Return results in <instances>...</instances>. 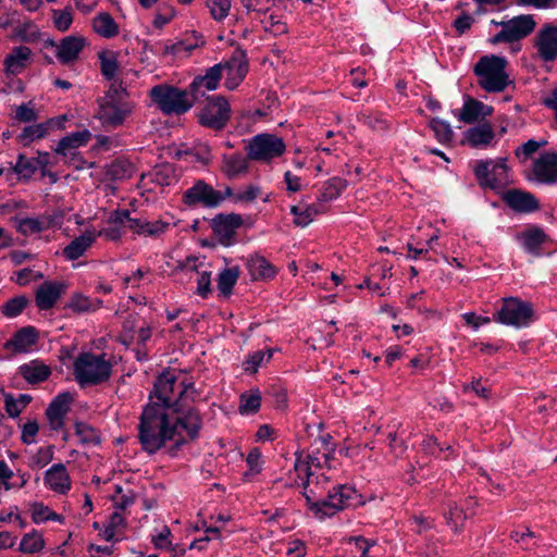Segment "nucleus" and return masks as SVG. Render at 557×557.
I'll use <instances>...</instances> for the list:
<instances>
[{"label": "nucleus", "mask_w": 557, "mask_h": 557, "mask_svg": "<svg viewBox=\"0 0 557 557\" xmlns=\"http://www.w3.org/2000/svg\"><path fill=\"white\" fill-rule=\"evenodd\" d=\"M323 451L312 449L308 454H297L294 472L296 478L293 484L302 487V495L308 509L318 519H325L336 512L352 506L357 498V491L349 485H338L326 491L329 478L324 470L332 468L331 451L325 442Z\"/></svg>", "instance_id": "f257e3e1"}, {"label": "nucleus", "mask_w": 557, "mask_h": 557, "mask_svg": "<svg viewBox=\"0 0 557 557\" xmlns=\"http://www.w3.org/2000/svg\"><path fill=\"white\" fill-rule=\"evenodd\" d=\"M138 441L141 448L148 454H154L166 445L173 443L170 454L186 443V436L180 432L178 421L166 407L148 404L140 416L138 424Z\"/></svg>", "instance_id": "f03ea898"}, {"label": "nucleus", "mask_w": 557, "mask_h": 557, "mask_svg": "<svg viewBox=\"0 0 557 557\" xmlns=\"http://www.w3.org/2000/svg\"><path fill=\"white\" fill-rule=\"evenodd\" d=\"M199 397L193 383H186L182 375L174 371L162 372L150 394V403L166 407L169 412H180Z\"/></svg>", "instance_id": "7ed1b4c3"}, {"label": "nucleus", "mask_w": 557, "mask_h": 557, "mask_svg": "<svg viewBox=\"0 0 557 557\" xmlns=\"http://www.w3.org/2000/svg\"><path fill=\"white\" fill-rule=\"evenodd\" d=\"M111 362L104 354L82 352L73 364V374L81 386L101 384L110 379Z\"/></svg>", "instance_id": "20e7f679"}, {"label": "nucleus", "mask_w": 557, "mask_h": 557, "mask_svg": "<svg viewBox=\"0 0 557 557\" xmlns=\"http://www.w3.org/2000/svg\"><path fill=\"white\" fill-rule=\"evenodd\" d=\"M133 106L126 101V90L121 85L111 84L106 95L99 99L97 117L103 126L119 127L132 113Z\"/></svg>", "instance_id": "39448f33"}, {"label": "nucleus", "mask_w": 557, "mask_h": 557, "mask_svg": "<svg viewBox=\"0 0 557 557\" xmlns=\"http://www.w3.org/2000/svg\"><path fill=\"white\" fill-rule=\"evenodd\" d=\"M149 96L158 109L168 115H181L189 111L196 102L190 88L181 89L168 84L153 86Z\"/></svg>", "instance_id": "423d86ee"}, {"label": "nucleus", "mask_w": 557, "mask_h": 557, "mask_svg": "<svg viewBox=\"0 0 557 557\" xmlns=\"http://www.w3.org/2000/svg\"><path fill=\"white\" fill-rule=\"evenodd\" d=\"M506 65L505 58L494 54L482 57L474 66L479 85L487 92L503 91L509 84Z\"/></svg>", "instance_id": "0eeeda50"}, {"label": "nucleus", "mask_w": 557, "mask_h": 557, "mask_svg": "<svg viewBox=\"0 0 557 557\" xmlns=\"http://www.w3.org/2000/svg\"><path fill=\"white\" fill-rule=\"evenodd\" d=\"M286 146L283 139L274 134L262 133L251 137L246 146L248 159L269 163L284 154Z\"/></svg>", "instance_id": "6e6552de"}, {"label": "nucleus", "mask_w": 557, "mask_h": 557, "mask_svg": "<svg viewBox=\"0 0 557 557\" xmlns=\"http://www.w3.org/2000/svg\"><path fill=\"white\" fill-rule=\"evenodd\" d=\"M112 221L128 228L134 234L153 238L165 234L174 225L173 223L162 219L148 221L143 218H132L127 210L115 211L112 216Z\"/></svg>", "instance_id": "1a4fd4ad"}, {"label": "nucleus", "mask_w": 557, "mask_h": 557, "mask_svg": "<svg viewBox=\"0 0 557 557\" xmlns=\"http://www.w3.org/2000/svg\"><path fill=\"white\" fill-rule=\"evenodd\" d=\"M473 171L479 185L483 188L498 190L510 183L506 159L500 158L495 161H478Z\"/></svg>", "instance_id": "9d476101"}, {"label": "nucleus", "mask_w": 557, "mask_h": 557, "mask_svg": "<svg viewBox=\"0 0 557 557\" xmlns=\"http://www.w3.org/2000/svg\"><path fill=\"white\" fill-rule=\"evenodd\" d=\"M533 317L532 306L517 297L504 298L494 320L515 327L528 326Z\"/></svg>", "instance_id": "9b49d317"}, {"label": "nucleus", "mask_w": 557, "mask_h": 557, "mask_svg": "<svg viewBox=\"0 0 557 557\" xmlns=\"http://www.w3.org/2000/svg\"><path fill=\"white\" fill-rule=\"evenodd\" d=\"M502 30L492 39L493 44L513 42L529 36L535 29L536 22L531 14L515 16L507 22H502Z\"/></svg>", "instance_id": "f8f14e48"}, {"label": "nucleus", "mask_w": 557, "mask_h": 557, "mask_svg": "<svg viewBox=\"0 0 557 557\" xmlns=\"http://www.w3.org/2000/svg\"><path fill=\"white\" fill-rule=\"evenodd\" d=\"M224 200L221 191L215 190L205 181H197L191 187L187 188L183 195V201L188 207L201 206L205 208H215Z\"/></svg>", "instance_id": "ddd939ff"}, {"label": "nucleus", "mask_w": 557, "mask_h": 557, "mask_svg": "<svg viewBox=\"0 0 557 557\" xmlns=\"http://www.w3.org/2000/svg\"><path fill=\"white\" fill-rule=\"evenodd\" d=\"M230 112V104L225 98L212 97L200 112L199 122L203 126L221 129L226 125Z\"/></svg>", "instance_id": "4468645a"}, {"label": "nucleus", "mask_w": 557, "mask_h": 557, "mask_svg": "<svg viewBox=\"0 0 557 557\" xmlns=\"http://www.w3.org/2000/svg\"><path fill=\"white\" fill-rule=\"evenodd\" d=\"M86 45V38L77 34L65 36L58 42H51L55 58L62 65H71L77 62Z\"/></svg>", "instance_id": "2eb2a0df"}, {"label": "nucleus", "mask_w": 557, "mask_h": 557, "mask_svg": "<svg viewBox=\"0 0 557 557\" xmlns=\"http://www.w3.org/2000/svg\"><path fill=\"white\" fill-rule=\"evenodd\" d=\"M533 44L542 61H555L557 59V24H544L536 33Z\"/></svg>", "instance_id": "dca6fc26"}, {"label": "nucleus", "mask_w": 557, "mask_h": 557, "mask_svg": "<svg viewBox=\"0 0 557 557\" xmlns=\"http://www.w3.org/2000/svg\"><path fill=\"white\" fill-rule=\"evenodd\" d=\"M219 65L222 66L221 76L225 78V86L230 90L235 89L248 72L247 60L240 51L235 52L230 60L221 62Z\"/></svg>", "instance_id": "f3484780"}, {"label": "nucleus", "mask_w": 557, "mask_h": 557, "mask_svg": "<svg viewBox=\"0 0 557 557\" xmlns=\"http://www.w3.org/2000/svg\"><path fill=\"white\" fill-rule=\"evenodd\" d=\"M44 484L58 495H66L72 488V479L65 465L58 462L47 469L44 473Z\"/></svg>", "instance_id": "a211bd4d"}, {"label": "nucleus", "mask_w": 557, "mask_h": 557, "mask_svg": "<svg viewBox=\"0 0 557 557\" xmlns=\"http://www.w3.org/2000/svg\"><path fill=\"white\" fill-rule=\"evenodd\" d=\"M463 144L476 148L487 149L496 143V133L490 123H481L476 126L468 128L463 133Z\"/></svg>", "instance_id": "6ab92c4d"}, {"label": "nucleus", "mask_w": 557, "mask_h": 557, "mask_svg": "<svg viewBox=\"0 0 557 557\" xmlns=\"http://www.w3.org/2000/svg\"><path fill=\"white\" fill-rule=\"evenodd\" d=\"M73 397L70 393L59 394L48 406L46 416L49 426L53 431H59L64 425V419L71 409Z\"/></svg>", "instance_id": "aec40b11"}, {"label": "nucleus", "mask_w": 557, "mask_h": 557, "mask_svg": "<svg viewBox=\"0 0 557 557\" xmlns=\"http://www.w3.org/2000/svg\"><path fill=\"white\" fill-rule=\"evenodd\" d=\"M475 505L476 502L472 497L465 499L461 504L450 503L448 505V511L445 512V519L454 532H459L462 529L465 521L474 515L473 508Z\"/></svg>", "instance_id": "412c9836"}, {"label": "nucleus", "mask_w": 557, "mask_h": 557, "mask_svg": "<svg viewBox=\"0 0 557 557\" xmlns=\"http://www.w3.org/2000/svg\"><path fill=\"white\" fill-rule=\"evenodd\" d=\"M533 174L537 182L554 184L557 182V154L553 152L543 153L533 163Z\"/></svg>", "instance_id": "4be33fe9"}, {"label": "nucleus", "mask_w": 557, "mask_h": 557, "mask_svg": "<svg viewBox=\"0 0 557 557\" xmlns=\"http://www.w3.org/2000/svg\"><path fill=\"white\" fill-rule=\"evenodd\" d=\"M221 69L222 66L218 63L208 69L205 75L198 76L193 81L189 88L196 101L200 97H203L206 91L215 90L218 88L222 79Z\"/></svg>", "instance_id": "5701e85b"}, {"label": "nucleus", "mask_w": 557, "mask_h": 557, "mask_svg": "<svg viewBox=\"0 0 557 557\" xmlns=\"http://www.w3.org/2000/svg\"><path fill=\"white\" fill-rule=\"evenodd\" d=\"M173 414L174 419H177L178 421V429L183 435L185 432L186 436L190 440H194L198 436L202 425V420L197 410L194 408H188L187 406L180 412H173Z\"/></svg>", "instance_id": "b1692460"}, {"label": "nucleus", "mask_w": 557, "mask_h": 557, "mask_svg": "<svg viewBox=\"0 0 557 557\" xmlns=\"http://www.w3.org/2000/svg\"><path fill=\"white\" fill-rule=\"evenodd\" d=\"M65 285L60 282L47 281L44 282L36 292V305L40 310H48L52 308L62 293Z\"/></svg>", "instance_id": "393cba45"}, {"label": "nucleus", "mask_w": 557, "mask_h": 557, "mask_svg": "<svg viewBox=\"0 0 557 557\" xmlns=\"http://www.w3.org/2000/svg\"><path fill=\"white\" fill-rule=\"evenodd\" d=\"M100 233L94 227L86 228L85 232L73 239L67 246L63 248V256L67 260H76L82 257L87 249L95 243Z\"/></svg>", "instance_id": "a878e982"}, {"label": "nucleus", "mask_w": 557, "mask_h": 557, "mask_svg": "<svg viewBox=\"0 0 557 557\" xmlns=\"http://www.w3.org/2000/svg\"><path fill=\"white\" fill-rule=\"evenodd\" d=\"M37 342V333L33 326H26L17 331L11 339L4 344V348L14 354L28 352Z\"/></svg>", "instance_id": "bb28decb"}, {"label": "nucleus", "mask_w": 557, "mask_h": 557, "mask_svg": "<svg viewBox=\"0 0 557 557\" xmlns=\"http://www.w3.org/2000/svg\"><path fill=\"white\" fill-rule=\"evenodd\" d=\"M243 225V218L239 214H219L212 220V230L223 240H228Z\"/></svg>", "instance_id": "cd10ccee"}, {"label": "nucleus", "mask_w": 557, "mask_h": 557, "mask_svg": "<svg viewBox=\"0 0 557 557\" xmlns=\"http://www.w3.org/2000/svg\"><path fill=\"white\" fill-rule=\"evenodd\" d=\"M91 137V134L88 129H83L78 132L71 133L70 135L60 139L55 152L58 154H62L64 158L75 157L76 150L79 147L85 146Z\"/></svg>", "instance_id": "c85d7f7f"}, {"label": "nucleus", "mask_w": 557, "mask_h": 557, "mask_svg": "<svg viewBox=\"0 0 557 557\" xmlns=\"http://www.w3.org/2000/svg\"><path fill=\"white\" fill-rule=\"evenodd\" d=\"M493 113V108L491 106L484 104L483 102L469 98L465 101L460 113L458 115L459 120L472 124L480 119H484L490 116Z\"/></svg>", "instance_id": "c756f323"}, {"label": "nucleus", "mask_w": 557, "mask_h": 557, "mask_svg": "<svg viewBox=\"0 0 557 557\" xmlns=\"http://www.w3.org/2000/svg\"><path fill=\"white\" fill-rule=\"evenodd\" d=\"M325 212L324 205L318 199V202L311 205L292 206L290 213L294 215V224L300 227L308 226L317 215Z\"/></svg>", "instance_id": "7c9ffc66"}, {"label": "nucleus", "mask_w": 557, "mask_h": 557, "mask_svg": "<svg viewBox=\"0 0 557 557\" xmlns=\"http://www.w3.org/2000/svg\"><path fill=\"white\" fill-rule=\"evenodd\" d=\"M247 269L253 281L272 280L277 273V269L262 256L250 257L247 261Z\"/></svg>", "instance_id": "2f4dec72"}, {"label": "nucleus", "mask_w": 557, "mask_h": 557, "mask_svg": "<svg viewBox=\"0 0 557 557\" xmlns=\"http://www.w3.org/2000/svg\"><path fill=\"white\" fill-rule=\"evenodd\" d=\"M32 50L26 46L14 47L4 59V70L8 74H18L28 64Z\"/></svg>", "instance_id": "473e14b6"}, {"label": "nucleus", "mask_w": 557, "mask_h": 557, "mask_svg": "<svg viewBox=\"0 0 557 557\" xmlns=\"http://www.w3.org/2000/svg\"><path fill=\"white\" fill-rule=\"evenodd\" d=\"M222 172L228 178H237L248 172V159L240 153L224 154Z\"/></svg>", "instance_id": "72a5a7b5"}, {"label": "nucleus", "mask_w": 557, "mask_h": 557, "mask_svg": "<svg viewBox=\"0 0 557 557\" xmlns=\"http://www.w3.org/2000/svg\"><path fill=\"white\" fill-rule=\"evenodd\" d=\"M21 375L30 384H36L46 381L50 374L51 369L39 360H32L20 367Z\"/></svg>", "instance_id": "f704fd0d"}, {"label": "nucleus", "mask_w": 557, "mask_h": 557, "mask_svg": "<svg viewBox=\"0 0 557 557\" xmlns=\"http://www.w3.org/2000/svg\"><path fill=\"white\" fill-rule=\"evenodd\" d=\"M507 203L515 210L531 212L539 208L537 200L529 193L510 190L506 195Z\"/></svg>", "instance_id": "c9c22d12"}, {"label": "nucleus", "mask_w": 557, "mask_h": 557, "mask_svg": "<svg viewBox=\"0 0 557 557\" xmlns=\"http://www.w3.org/2000/svg\"><path fill=\"white\" fill-rule=\"evenodd\" d=\"M518 239L527 252L537 253L540 247L546 240V235L541 228L532 227L520 233Z\"/></svg>", "instance_id": "e433bc0d"}, {"label": "nucleus", "mask_w": 557, "mask_h": 557, "mask_svg": "<svg viewBox=\"0 0 557 557\" xmlns=\"http://www.w3.org/2000/svg\"><path fill=\"white\" fill-rule=\"evenodd\" d=\"M92 29L103 38H112L119 34L117 24L107 12L99 13L94 17Z\"/></svg>", "instance_id": "4c0bfd02"}, {"label": "nucleus", "mask_w": 557, "mask_h": 557, "mask_svg": "<svg viewBox=\"0 0 557 557\" xmlns=\"http://www.w3.org/2000/svg\"><path fill=\"white\" fill-rule=\"evenodd\" d=\"M15 227L24 236H32L48 231L42 214L38 216H27L15 219Z\"/></svg>", "instance_id": "58836bf2"}, {"label": "nucleus", "mask_w": 557, "mask_h": 557, "mask_svg": "<svg viewBox=\"0 0 557 557\" xmlns=\"http://www.w3.org/2000/svg\"><path fill=\"white\" fill-rule=\"evenodd\" d=\"M101 306L102 301L100 299H92L81 293L74 294L67 304V308L77 313L92 312Z\"/></svg>", "instance_id": "ea45409f"}, {"label": "nucleus", "mask_w": 557, "mask_h": 557, "mask_svg": "<svg viewBox=\"0 0 557 557\" xmlns=\"http://www.w3.org/2000/svg\"><path fill=\"white\" fill-rule=\"evenodd\" d=\"M30 513L32 520L36 524L45 523L47 521H55L59 523H63L64 518L53 511L50 507L44 505L42 503H34L30 505Z\"/></svg>", "instance_id": "a19ab883"}, {"label": "nucleus", "mask_w": 557, "mask_h": 557, "mask_svg": "<svg viewBox=\"0 0 557 557\" xmlns=\"http://www.w3.org/2000/svg\"><path fill=\"white\" fill-rule=\"evenodd\" d=\"M239 277V269L237 267L226 268L219 273L218 289L224 296L232 294L233 287Z\"/></svg>", "instance_id": "79ce46f5"}, {"label": "nucleus", "mask_w": 557, "mask_h": 557, "mask_svg": "<svg viewBox=\"0 0 557 557\" xmlns=\"http://www.w3.org/2000/svg\"><path fill=\"white\" fill-rule=\"evenodd\" d=\"M346 186L347 183L345 180L341 177H332L323 185L318 199L323 205L324 202L332 201L343 193Z\"/></svg>", "instance_id": "37998d69"}, {"label": "nucleus", "mask_w": 557, "mask_h": 557, "mask_svg": "<svg viewBox=\"0 0 557 557\" xmlns=\"http://www.w3.org/2000/svg\"><path fill=\"white\" fill-rule=\"evenodd\" d=\"M149 177L151 182L161 187L170 186L177 181L174 168L169 163L156 166L149 174Z\"/></svg>", "instance_id": "c03bdc74"}, {"label": "nucleus", "mask_w": 557, "mask_h": 557, "mask_svg": "<svg viewBox=\"0 0 557 557\" xmlns=\"http://www.w3.org/2000/svg\"><path fill=\"white\" fill-rule=\"evenodd\" d=\"M125 527V517L120 511H114L109 517L108 522L106 523L103 530H101V536L110 542L116 535L121 533L123 528Z\"/></svg>", "instance_id": "a18cd8bd"}, {"label": "nucleus", "mask_w": 557, "mask_h": 557, "mask_svg": "<svg viewBox=\"0 0 557 557\" xmlns=\"http://www.w3.org/2000/svg\"><path fill=\"white\" fill-rule=\"evenodd\" d=\"M45 540L42 535L36 531L26 533L21 542L18 549L24 554H36L44 549Z\"/></svg>", "instance_id": "49530a36"}, {"label": "nucleus", "mask_w": 557, "mask_h": 557, "mask_svg": "<svg viewBox=\"0 0 557 557\" xmlns=\"http://www.w3.org/2000/svg\"><path fill=\"white\" fill-rule=\"evenodd\" d=\"M51 18L53 26L57 30L65 33L70 29L74 21V13L71 7L64 9H53L51 11Z\"/></svg>", "instance_id": "de8ad7c7"}, {"label": "nucleus", "mask_w": 557, "mask_h": 557, "mask_svg": "<svg viewBox=\"0 0 557 557\" xmlns=\"http://www.w3.org/2000/svg\"><path fill=\"white\" fill-rule=\"evenodd\" d=\"M53 446L39 447L28 458V467L33 470H39L49 465L53 459Z\"/></svg>", "instance_id": "09e8293b"}, {"label": "nucleus", "mask_w": 557, "mask_h": 557, "mask_svg": "<svg viewBox=\"0 0 557 557\" xmlns=\"http://www.w3.org/2000/svg\"><path fill=\"white\" fill-rule=\"evenodd\" d=\"M101 73L108 81H114L119 72V62L116 55L113 52H102L99 55Z\"/></svg>", "instance_id": "8fccbe9b"}, {"label": "nucleus", "mask_w": 557, "mask_h": 557, "mask_svg": "<svg viewBox=\"0 0 557 557\" xmlns=\"http://www.w3.org/2000/svg\"><path fill=\"white\" fill-rule=\"evenodd\" d=\"M261 405V395L258 389L251 391L250 393L243 394L240 396L239 412L242 414L256 413Z\"/></svg>", "instance_id": "3c124183"}, {"label": "nucleus", "mask_w": 557, "mask_h": 557, "mask_svg": "<svg viewBox=\"0 0 557 557\" xmlns=\"http://www.w3.org/2000/svg\"><path fill=\"white\" fill-rule=\"evenodd\" d=\"M225 194L226 196L232 197L235 202L247 203L255 201L260 196L261 189L259 186L251 184L235 194H233L232 189L228 187L226 188Z\"/></svg>", "instance_id": "603ef678"}, {"label": "nucleus", "mask_w": 557, "mask_h": 557, "mask_svg": "<svg viewBox=\"0 0 557 557\" xmlns=\"http://www.w3.org/2000/svg\"><path fill=\"white\" fill-rule=\"evenodd\" d=\"M211 17L216 22L224 21L231 11V0H206Z\"/></svg>", "instance_id": "864d4df0"}, {"label": "nucleus", "mask_w": 557, "mask_h": 557, "mask_svg": "<svg viewBox=\"0 0 557 557\" xmlns=\"http://www.w3.org/2000/svg\"><path fill=\"white\" fill-rule=\"evenodd\" d=\"M38 163L39 160L20 154L13 170L20 177L29 178L37 171Z\"/></svg>", "instance_id": "5fc2aeb1"}, {"label": "nucleus", "mask_w": 557, "mask_h": 557, "mask_svg": "<svg viewBox=\"0 0 557 557\" xmlns=\"http://www.w3.org/2000/svg\"><path fill=\"white\" fill-rule=\"evenodd\" d=\"M273 357V350H258L249 356L245 362V371L255 373L258 368L264 363H268Z\"/></svg>", "instance_id": "6e6d98bb"}, {"label": "nucleus", "mask_w": 557, "mask_h": 557, "mask_svg": "<svg viewBox=\"0 0 557 557\" xmlns=\"http://www.w3.org/2000/svg\"><path fill=\"white\" fill-rule=\"evenodd\" d=\"M430 127L440 143L445 144L451 140L453 129L449 123L440 119H432L430 121Z\"/></svg>", "instance_id": "4d7b16f0"}, {"label": "nucleus", "mask_w": 557, "mask_h": 557, "mask_svg": "<svg viewBox=\"0 0 557 557\" xmlns=\"http://www.w3.org/2000/svg\"><path fill=\"white\" fill-rule=\"evenodd\" d=\"M263 28L265 32L272 33L274 36L285 34L287 32L286 23L282 21L281 16L270 13L262 20Z\"/></svg>", "instance_id": "13d9d810"}, {"label": "nucleus", "mask_w": 557, "mask_h": 557, "mask_svg": "<svg viewBox=\"0 0 557 557\" xmlns=\"http://www.w3.org/2000/svg\"><path fill=\"white\" fill-rule=\"evenodd\" d=\"M48 129L49 127L46 124L29 125L23 129L18 137L23 143L33 141L45 137L48 134Z\"/></svg>", "instance_id": "bf43d9fd"}, {"label": "nucleus", "mask_w": 557, "mask_h": 557, "mask_svg": "<svg viewBox=\"0 0 557 557\" xmlns=\"http://www.w3.org/2000/svg\"><path fill=\"white\" fill-rule=\"evenodd\" d=\"M26 305L27 299L24 296L14 297L2 306V313L8 318L17 317Z\"/></svg>", "instance_id": "052dcab7"}, {"label": "nucleus", "mask_w": 557, "mask_h": 557, "mask_svg": "<svg viewBox=\"0 0 557 557\" xmlns=\"http://www.w3.org/2000/svg\"><path fill=\"white\" fill-rule=\"evenodd\" d=\"M75 433L79 437L83 444H96L99 443V435L97 431L90 425L78 422L75 425Z\"/></svg>", "instance_id": "680f3d73"}, {"label": "nucleus", "mask_w": 557, "mask_h": 557, "mask_svg": "<svg viewBox=\"0 0 557 557\" xmlns=\"http://www.w3.org/2000/svg\"><path fill=\"white\" fill-rule=\"evenodd\" d=\"M39 425L36 420H28L22 425L21 441L26 445L36 443Z\"/></svg>", "instance_id": "e2e57ef3"}, {"label": "nucleus", "mask_w": 557, "mask_h": 557, "mask_svg": "<svg viewBox=\"0 0 557 557\" xmlns=\"http://www.w3.org/2000/svg\"><path fill=\"white\" fill-rule=\"evenodd\" d=\"M171 530L166 525H164L157 534L152 535V543L154 547L158 549H171Z\"/></svg>", "instance_id": "0e129e2a"}, {"label": "nucleus", "mask_w": 557, "mask_h": 557, "mask_svg": "<svg viewBox=\"0 0 557 557\" xmlns=\"http://www.w3.org/2000/svg\"><path fill=\"white\" fill-rule=\"evenodd\" d=\"M15 119L21 122H32L37 119L35 108L32 102L23 103L15 110Z\"/></svg>", "instance_id": "69168bd1"}, {"label": "nucleus", "mask_w": 557, "mask_h": 557, "mask_svg": "<svg viewBox=\"0 0 557 557\" xmlns=\"http://www.w3.org/2000/svg\"><path fill=\"white\" fill-rule=\"evenodd\" d=\"M246 462L251 473H259L262 469V456L260 450L258 448H252L246 458Z\"/></svg>", "instance_id": "338daca9"}, {"label": "nucleus", "mask_w": 557, "mask_h": 557, "mask_svg": "<svg viewBox=\"0 0 557 557\" xmlns=\"http://www.w3.org/2000/svg\"><path fill=\"white\" fill-rule=\"evenodd\" d=\"M64 215L63 210H54L51 213H44L42 216L46 222L45 224L47 230L61 227Z\"/></svg>", "instance_id": "774afa93"}]
</instances>
